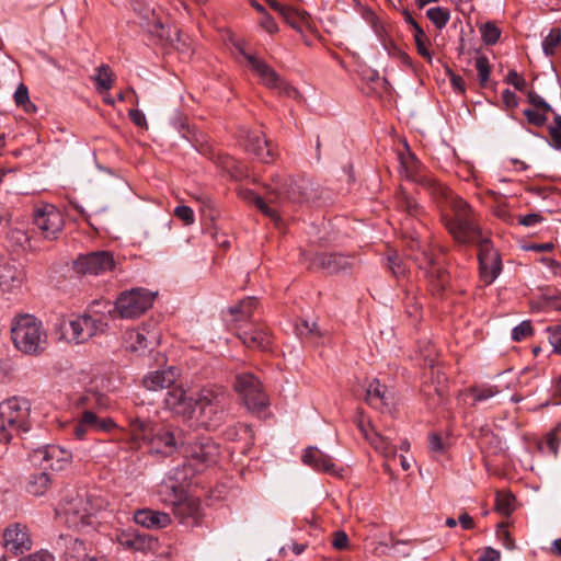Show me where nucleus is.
<instances>
[{
  "label": "nucleus",
  "mask_w": 561,
  "mask_h": 561,
  "mask_svg": "<svg viewBox=\"0 0 561 561\" xmlns=\"http://www.w3.org/2000/svg\"><path fill=\"white\" fill-rule=\"evenodd\" d=\"M400 172L408 180L420 183L431 191L437 198L448 206L453 216H442L444 225L453 239L459 244H477L479 252L480 276L485 284H491L501 272V262L497 252L490 240L483 237L478 218L470 205L451 191L422 173L421 163L416 157L407 151L400 153Z\"/></svg>",
  "instance_id": "obj_1"
},
{
  "label": "nucleus",
  "mask_w": 561,
  "mask_h": 561,
  "mask_svg": "<svg viewBox=\"0 0 561 561\" xmlns=\"http://www.w3.org/2000/svg\"><path fill=\"white\" fill-rule=\"evenodd\" d=\"M163 403L168 410L184 419H192L198 408L203 424L217 425L230 399L226 390L217 386L201 389L195 398L187 396L182 386H174L167 392Z\"/></svg>",
  "instance_id": "obj_2"
},
{
  "label": "nucleus",
  "mask_w": 561,
  "mask_h": 561,
  "mask_svg": "<svg viewBox=\"0 0 561 561\" xmlns=\"http://www.w3.org/2000/svg\"><path fill=\"white\" fill-rule=\"evenodd\" d=\"M129 431L135 444L142 442L150 453L162 456L173 455L184 438L182 431L173 425L153 423L138 416L129 419Z\"/></svg>",
  "instance_id": "obj_3"
},
{
  "label": "nucleus",
  "mask_w": 561,
  "mask_h": 561,
  "mask_svg": "<svg viewBox=\"0 0 561 561\" xmlns=\"http://www.w3.org/2000/svg\"><path fill=\"white\" fill-rule=\"evenodd\" d=\"M108 502L95 492H76L64 499L57 510L62 514L66 523L73 528H96L100 524L98 515L106 510Z\"/></svg>",
  "instance_id": "obj_4"
},
{
  "label": "nucleus",
  "mask_w": 561,
  "mask_h": 561,
  "mask_svg": "<svg viewBox=\"0 0 561 561\" xmlns=\"http://www.w3.org/2000/svg\"><path fill=\"white\" fill-rule=\"evenodd\" d=\"M11 340L14 347L28 356L42 355L48 345V334L41 320L33 314H18L11 320Z\"/></svg>",
  "instance_id": "obj_5"
},
{
  "label": "nucleus",
  "mask_w": 561,
  "mask_h": 561,
  "mask_svg": "<svg viewBox=\"0 0 561 561\" xmlns=\"http://www.w3.org/2000/svg\"><path fill=\"white\" fill-rule=\"evenodd\" d=\"M31 428V402L23 397H12L0 403V443Z\"/></svg>",
  "instance_id": "obj_6"
},
{
  "label": "nucleus",
  "mask_w": 561,
  "mask_h": 561,
  "mask_svg": "<svg viewBox=\"0 0 561 561\" xmlns=\"http://www.w3.org/2000/svg\"><path fill=\"white\" fill-rule=\"evenodd\" d=\"M156 294L145 288L123 291L115 301V311L123 319H134L151 308Z\"/></svg>",
  "instance_id": "obj_7"
},
{
  "label": "nucleus",
  "mask_w": 561,
  "mask_h": 561,
  "mask_svg": "<svg viewBox=\"0 0 561 561\" xmlns=\"http://www.w3.org/2000/svg\"><path fill=\"white\" fill-rule=\"evenodd\" d=\"M234 390L249 411L260 412L268 404L261 381L250 373L237 375Z\"/></svg>",
  "instance_id": "obj_8"
},
{
  "label": "nucleus",
  "mask_w": 561,
  "mask_h": 561,
  "mask_svg": "<svg viewBox=\"0 0 561 561\" xmlns=\"http://www.w3.org/2000/svg\"><path fill=\"white\" fill-rule=\"evenodd\" d=\"M33 224L44 239L55 240L64 229L65 219L57 207L43 204L34 209Z\"/></svg>",
  "instance_id": "obj_9"
},
{
  "label": "nucleus",
  "mask_w": 561,
  "mask_h": 561,
  "mask_svg": "<svg viewBox=\"0 0 561 561\" xmlns=\"http://www.w3.org/2000/svg\"><path fill=\"white\" fill-rule=\"evenodd\" d=\"M239 50L247 59L251 69L260 78L261 83L266 88L277 90L278 93L286 94L288 96H295L298 94L297 90L285 83L277 72L264 60L259 59L254 55L247 54L242 48H239Z\"/></svg>",
  "instance_id": "obj_10"
},
{
  "label": "nucleus",
  "mask_w": 561,
  "mask_h": 561,
  "mask_svg": "<svg viewBox=\"0 0 561 561\" xmlns=\"http://www.w3.org/2000/svg\"><path fill=\"white\" fill-rule=\"evenodd\" d=\"M103 331V322L90 314L77 316L65 325V335L68 342L75 344L84 343Z\"/></svg>",
  "instance_id": "obj_11"
},
{
  "label": "nucleus",
  "mask_w": 561,
  "mask_h": 561,
  "mask_svg": "<svg viewBox=\"0 0 561 561\" xmlns=\"http://www.w3.org/2000/svg\"><path fill=\"white\" fill-rule=\"evenodd\" d=\"M161 333L151 324L128 330L125 334L126 348L140 355L152 351L160 344Z\"/></svg>",
  "instance_id": "obj_12"
},
{
  "label": "nucleus",
  "mask_w": 561,
  "mask_h": 561,
  "mask_svg": "<svg viewBox=\"0 0 561 561\" xmlns=\"http://www.w3.org/2000/svg\"><path fill=\"white\" fill-rule=\"evenodd\" d=\"M180 448L192 466L213 463L219 455L218 446L209 439L205 442L190 443L183 438V440H181Z\"/></svg>",
  "instance_id": "obj_13"
},
{
  "label": "nucleus",
  "mask_w": 561,
  "mask_h": 561,
  "mask_svg": "<svg viewBox=\"0 0 561 561\" xmlns=\"http://www.w3.org/2000/svg\"><path fill=\"white\" fill-rule=\"evenodd\" d=\"M3 547L7 551L18 556L32 548V538L28 527L22 523L8 525L2 534Z\"/></svg>",
  "instance_id": "obj_14"
},
{
  "label": "nucleus",
  "mask_w": 561,
  "mask_h": 561,
  "mask_svg": "<svg viewBox=\"0 0 561 561\" xmlns=\"http://www.w3.org/2000/svg\"><path fill=\"white\" fill-rule=\"evenodd\" d=\"M33 461L45 469L62 470L71 462L72 454L57 445H49L34 450Z\"/></svg>",
  "instance_id": "obj_15"
},
{
  "label": "nucleus",
  "mask_w": 561,
  "mask_h": 561,
  "mask_svg": "<svg viewBox=\"0 0 561 561\" xmlns=\"http://www.w3.org/2000/svg\"><path fill=\"white\" fill-rule=\"evenodd\" d=\"M114 264V257L111 252L99 251L79 256L76 262V268L83 274L98 275L111 271Z\"/></svg>",
  "instance_id": "obj_16"
},
{
  "label": "nucleus",
  "mask_w": 561,
  "mask_h": 561,
  "mask_svg": "<svg viewBox=\"0 0 561 561\" xmlns=\"http://www.w3.org/2000/svg\"><path fill=\"white\" fill-rule=\"evenodd\" d=\"M26 278L25 271L15 261L0 262V289L11 293L22 287Z\"/></svg>",
  "instance_id": "obj_17"
},
{
  "label": "nucleus",
  "mask_w": 561,
  "mask_h": 561,
  "mask_svg": "<svg viewBox=\"0 0 561 561\" xmlns=\"http://www.w3.org/2000/svg\"><path fill=\"white\" fill-rule=\"evenodd\" d=\"M365 400L373 408L390 412L396 404L392 391L381 386L378 380H373L365 389Z\"/></svg>",
  "instance_id": "obj_18"
},
{
  "label": "nucleus",
  "mask_w": 561,
  "mask_h": 561,
  "mask_svg": "<svg viewBox=\"0 0 561 561\" xmlns=\"http://www.w3.org/2000/svg\"><path fill=\"white\" fill-rule=\"evenodd\" d=\"M116 541L125 549L142 552L153 550L158 543L152 536L130 529L119 531Z\"/></svg>",
  "instance_id": "obj_19"
},
{
  "label": "nucleus",
  "mask_w": 561,
  "mask_h": 561,
  "mask_svg": "<svg viewBox=\"0 0 561 561\" xmlns=\"http://www.w3.org/2000/svg\"><path fill=\"white\" fill-rule=\"evenodd\" d=\"M174 515L183 524H197L201 517V503L196 497L185 494L173 506Z\"/></svg>",
  "instance_id": "obj_20"
},
{
  "label": "nucleus",
  "mask_w": 561,
  "mask_h": 561,
  "mask_svg": "<svg viewBox=\"0 0 561 561\" xmlns=\"http://www.w3.org/2000/svg\"><path fill=\"white\" fill-rule=\"evenodd\" d=\"M176 378V369L169 367L167 369L148 373L142 379V385L150 391H159L173 386Z\"/></svg>",
  "instance_id": "obj_21"
},
{
  "label": "nucleus",
  "mask_w": 561,
  "mask_h": 561,
  "mask_svg": "<svg viewBox=\"0 0 561 561\" xmlns=\"http://www.w3.org/2000/svg\"><path fill=\"white\" fill-rule=\"evenodd\" d=\"M136 524L149 528H165L171 524V517L168 513L153 511L150 508L138 510L134 515Z\"/></svg>",
  "instance_id": "obj_22"
},
{
  "label": "nucleus",
  "mask_w": 561,
  "mask_h": 561,
  "mask_svg": "<svg viewBox=\"0 0 561 561\" xmlns=\"http://www.w3.org/2000/svg\"><path fill=\"white\" fill-rule=\"evenodd\" d=\"M245 147L249 151L254 153L261 161L268 163L274 160V152L263 133L254 130L249 133Z\"/></svg>",
  "instance_id": "obj_23"
},
{
  "label": "nucleus",
  "mask_w": 561,
  "mask_h": 561,
  "mask_svg": "<svg viewBox=\"0 0 561 561\" xmlns=\"http://www.w3.org/2000/svg\"><path fill=\"white\" fill-rule=\"evenodd\" d=\"M239 337L242 343L253 350L267 351L272 345V335L263 327H256L249 331L242 332Z\"/></svg>",
  "instance_id": "obj_24"
},
{
  "label": "nucleus",
  "mask_w": 561,
  "mask_h": 561,
  "mask_svg": "<svg viewBox=\"0 0 561 561\" xmlns=\"http://www.w3.org/2000/svg\"><path fill=\"white\" fill-rule=\"evenodd\" d=\"M282 188L283 187L278 184H275L274 191L268 193L266 199L256 194L250 193V202H252L264 215L268 216L272 220L277 221L279 219L278 210L270 204H276L282 201Z\"/></svg>",
  "instance_id": "obj_25"
},
{
  "label": "nucleus",
  "mask_w": 561,
  "mask_h": 561,
  "mask_svg": "<svg viewBox=\"0 0 561 561\" xmlns=\"http://www.w3.org/2000/svg\"><path fill=\"white\" fill-rule=\"evenodd\" d=\"M302 460L306 465L311 466L316 470H321L333 476H339V471L335 469V465L332 462L331 458L316 447H309L306 449L302 456Z\"/></svg>",
  "instance_id": "obj_26"
},
{
  "label": "nucleus",
  "mask_w": 561,
  "mask_h": 561,
  "mask_svg": "<svg viewBox=\"0 0 561 561\" xmlns=\"http://www.w3.org/2000/svg\"><path fill=\"white\" fill-rule=\"evenodd\" d=\"M358 428L362 432L363 436L369 444L383 456H392L394 455V448L389 443L388 438L379 435L373 428H367L363 422H359Z\"/></svg>",
  "instance_id": "obj_27"
},
{
  "label": "nucleus",
  "mask_w": 561,
  "mask_h": 561,
  "mask_svg": "<svg viewBox=\"0 0 561 561\" xmlns=\"http://www.w3.org/2000/svg\"><path fill=\"white\" fill-rule=\"evenodd\" d=\"M66 432L68 435L79 440H83L92 434L90 410H84L77 420L69 423L66 427Z\"/></svg>",
  "instance_id": "obj_28"
},
{
  "label": "nucleus",
  "mask_w": 561,
  "mask_h": 561,
  "mask_svg": "<svg viewBox=\"0 0 561 561\" xmlns=\"http://www.w3.org/2000/svg\"><path fill=\"white\" fill-rule=\"evenodd\" d=\"M185 494L184 489L171 480L163 481L158 489L159 500L172 507L178 503V501L183 499Z\"/></svg>",
  "instance_id": "obj_29"
},
{
  "label": "nucleus",
  "mask_w": 561,
  "mask_h": 561,
  "mask_svg": "<svg viewBox=\"0 0 561 561\" xmlns=\"http://www.w3.org/2000/svg\"><path fill=\"white\" fill-rule=\"evenodd\" d=\"M282 16L286 23L298 32H302L305 27H310V15L305 11L287 7Z\"/></svg>",
  "instance_id": "obj_30"
},
{
  "label": "nucleus",
  "mask_w": 561,
  "mask_h": 561,
  "mask_svg": "<svg viewBox=\"0 0 561 561\" xmlns=\"http://www.w3.org/2000/svg\"><path fill=\"white\" fill-rule=\"evenodd\" d=\"M50 485V478L46 472H39L36 474H32L26 484V491L34 495L41 496L46 493Z\"/></svg>",
  "instance_id": "obj_31"
},
{
  "label": "nucleus",
  "mask_w": 561,
  "mask_h": 561,
  "mask_svg": "<svg viewBox=\"0 0 561 561\" xmlns=\"http://www.w3.org/2000/svg\"><path fill=\"white\" fill-rule=\"evenodd\" d=\"M257 301L254 297H248L229 309L236 321L249 319L256 309Z\"/></svg>",
  "instance_id": "obj_32"
},
{
  "label": "nucleus",
  "mask_w": 561,
  "mask_h": 561,
  "mask_svg": "<svg viewBox=\"0 0 561 561\" xmlns=\"http://www.w3.org/2000/svg\"><path fill=\"white\" fill-rule=\"evenodd\" d=\"M319 264L329 273H336L347 264V257L341 254H321L318 257Z\"/></svg>",
  "instance_id": "obj_33"
},
{
  "label": "nucleus",
  "mask_w": 561,
  "mask_h": 561,
  "mask_svg": "<svg viewBox=\"0 0 561 561\" xmlns=\"http://www.w3.org/2000/svg\"><path fill=\"white\" fill-rule=\"evenodd\" d=\"M93 79L96 82V90L101 93L108 91L112 88L114 81L113 72L106 65H102L96 69V75Z\"/></svg>",
  "instance_id": "obj_34"
},
{
  "label": "nucleus",
  "mask_w": 561,
  "mask_h": 561,
  "mask_svg": "<svg viewBox=\"0 0 561 561\" xmlns=\"http://www.w3.org/2000/svg\"><path fill=\"white\" fill-rule=\"evenodd\" d=\"M495 508L502 515H511L515 510L514 495L508 492H497L495 497Z\"/></svg>",
  "instance_id": "obj_35"
},
{
  "label": "nucleus",
  "mask_w": 561,
  "mask_h": 561,
  "mask_svg": "<svg viewBox=\"0 0 561 561\" xmlns=\"http://www.w3.org/2000/svg\"><path fill=\"white\" fill-rule=\"evenodd\" d=\"M90 422L92 433H110L117 427L116 423L111 417H100L90 410Z\"/></svg>",
  "instance_id": "obj_36"
},
{
  "label": "nucleus",
  "mask_w": 561,
  "mask_h": 561,
  "mask_svg": "<svg viewBox=\"0 0 561 561\" xmlns=\"http://www.w3.org/2000/svg\"><path fill=\"white\" fill-rule=\"evenodd\" d=\"M428 20L439 30L446 26L450 19V12L446 8L435 7L426 11Z\"/></svg>",
  "instance_id": "obj_37"
},
{
  "label": "nucleus",
  "mask_w": 561,
  "mask_h": 561,
  "mask_svg": "<svg viewBox=\"0 0 561 561\" xmlns=\"http://www.w3.org/2000/svg\"><path fill=\"white\" fill-rule=\"evenodd\" d=\"M296 332L300 337L309 340H317L321 335L317 324L305 319L297 322Z\"/></svg>",
  "instance_id": "obj_38"
},
{
  "label": "nucleus",
  "mask_w": 561,
  "mask_h": 561,
  "mask_svg": "<svg viewBox=\"0 0 561 561\" xmlns=\"http://www.w3.org/2000/svg\"><path fill=\"white\" fill-rule=\"evenodd\" d=\"M552 111H543L540 108H525L523 111L524 116L526 117L528 124L534 125L536 127H541L548 121V115Z\"/></svg>",
  "instance_id": "obj_39"
},
{
  "label": "nucleus",
  "mask_w": 561,
  "mask_h": 561,
  "mask_svg": "<svg viewBox=\"0 0 561 561\" xmlns=\"http://www.w3.org/2000/svg\"><path fill=\"white\" fill-rule=\"evenodd\" d=\"M479 31L483 43L486 45H494L501 36V30L492 22L482 24Z\"/></svg>",
  "instance_id": "obj_40"
},
{
  "label": "nucleus",
  "mask_w": 561,
  "mask_h": 561,
  "mask_svg": "<svg viewBox=\"0 0 561 561\" xmlns=\"http://www.w3.org/2000/svg\"><path fill=\"white\" fill-rule=\"evenodd\" d=\"M398 207L410 216H417L421 211L415 199L405 192L400 193L398 197Z\"/></svg>",
  "instance_id": "obj_41"
},
{
  "label": "nucleus",
  "mask_w": 561,
  "mask_h": 561,
  "mask_svg": "<svg viewBox=\"0 0 561 561\" xmlns=\"http://www.w3.org/2000/svg\"><path fill=\"white\" fill-rule=\"evenodd\" d=\"M91 549H88L84 542L80 539H75L70 547H68L67 554L76 561H82V559L92 556Z\"/></svg>",
  "instance_id": "obj_42"
},
{
  "label": "nucleus",
  "mask_w": 561,
  "mask_h": 561,
  "mask_svg": "<svg viewBox=\"0 0 561 561\" xmlns=\"http://www.w3.org/2000/svg\"><path fill=\"white\" fill-rule=\"evenodd\" d=\"M14 101L16 105L23 106L27 113L35 111V105L30 101L27 88L21 83L14 92Z\"/></svg>",
  "instance_id": "obj_43"
},
{
  "label": "nucleus",
  "mask_w": 561,
  "mask_h": 561,
  "mask_svg": "<svg viewBox=\"0 0 561 561\" xmlns=\"http://www.w3.org/2000/svg\"><path fill=\"white\" fill-rule=\"evenodd\" d=\"M561 41V31L559 28H552L542 42V49L547 56L554 54L557 46Z\"/></svg>",
  "instance_id": "obj_44"
},
{
  "label": "nucleus",
  "mask_w": 561,
  "mask_h": 561,
  "mask_svg": "<svg viewBox=\"0 0 561 561\" xmlns=\"http://www.w3.org/2000/svg\"><path fill=\"white\" fill-rule=\"evenodd\" d=\"M8 240L14 247L24 248L30 243V237L26 230L19 227H12L8 232Z\"/></svg>",
  "instance_id": "obj_45"
},
{
  "label": "nucleus",
  "mask_w": 561,
  "mask_h": 561,
  "mask_svg": "<svg viewBox=\"0 0 561 561\" xmlns=\"http://www.w3.org/2000/svg\"><path fill=\"white\" fill-rule=\"evenodd\" d=\"M493 214L495 217L501 219L502 221L506 224H513L514 222V216L511 213L510 206L507 202L503 198L499 199L496 204L493 207Z\"/></svg>",
  "instance_id": "obj_46"
},
{
  "label": "nucleus",
  "mask_w": 561,
  "mask_h": 561,
  "mask_svg": "<svg viewBox=\"0 0 561 561\" xmlns=\"http://www.w3.org/2000/svg\"><path fill=\"white\" fill-rule=\"evenodd\" d=\"M414 39L417 53L425 59L431 60L432 56L426 45V35L420 25H415Z\"/></svg>",
  "instance_id": "obj_47"
},
{
  "label": "nucleus",
  "mask_w": 561,
  "mask_h": 561,
  "mask_svg": "<svg viewBox=\"0 0 561 561\" xmlns=\"http://www.w3.org/2000/svg\"><path fill=\"white\" fill-rule=\"evenodd\" d=\"M353 9L360 13L363 19L368 22L375 31H377V18L373 9L367 3L363 4L353 0Z\"/></svg>",
  "instance_id": "obj_48"
},
{
  "label": "nucleus",
  "mask_w": 561,
  "mask_h": 561,
  "mask_svg": "<svg viewBox=\"0 0 561 561\" xmlns=\"http://www.w3.org/2000/svg\"><path fill=\"white\" fill-rule=\"evenodd\" d=\"M476 69L478 71V78L482 85H484L490 77V64L485 56H478L474 61Z\"/></svg>",
  "instance_id": "obj_49"
},
{
  "label": "nucleus",
  "mask_w": 561,
  "mask_h": 561,
  "mask_svg": "<svg viewBox=\"0 0 561 561\" xmlns=\"http://www.w3.org/2000/svg\"><path fill=\"white\" fill-rule=\"evenodd\" d=\"M549 136L551 145L561 150V115L554 116L553 124L549 127Z\"/></svg>",
  "instance_id": "obj_50"
},
{
  "label": "nucleus",
  "mask_w": 561,
  "mask_h": 561,
  "mask_svg": "<svg viewBox=\"0 0 561 561\" xmlns=\"http://www.w3.org/2000/svg\"><path fill=\"white\" fill-rule=\"evenodd\" d=\"M548 341L554 353L561 354V325L547 328Z\"/></svg>",
  "instance_id": "obj_51"
},
{
  "label": "nucleus",
  "mask_w": 561,
  "mask_h": 561,
  "mask_svg": "<svg viewBox=\"0 0 561 561\" xmlns=\"http://www.w3.org/2000/svg\"><path fill=\"white\" fill-rule=\"evenodd\" d=\"M533 333V328L529 321H523L512 330V340L520 342Z\"/></svg>",
  "instance_id": "obj_52"
},
{
  "label": "nucleus",
  "mask_w": 561,
  "mask_h": 561,
  "mask_svg": "<svg viewBox=\"0 0 561 561\" xmlns=\"http://www.w3.org/2000/svg\"><path fill=\"white\" fill-rule=\"evenodd\" d=\"M428 448L432 453L443 455L447 446L439 434L431 433L428 435Z\"/></svg>",
  "instance_id": "obj_53"
},
{
  "label": "nucleus",
  "mask_w": 561,
  "mask_h": 561,
  "mask_svg": "<svg viewBox=\"0 0 561 561\" xmlns=\"http://www.w3.org/2000/svg\"><path fill=\"white\" fill-rule=\"evenodd\" d=\"M499 392V389L495 387H481L472 390L473 400L477 402L488 400Z\"/></svg>",
  "instance_id": "obj_54"
},
{
  "label": "nucleus",
  "mask_w": 561,
  "mask_h": 561,
  "mask_svg": "<svg viewBox=\"0 0 561 561\" xmlns=\"http://www.w3.org/2000/svg\"><path fill=\"white\" fill-rule=\"evenodd\" d=\"M527 99L533 108H540L543 111H552V107L547 103L543 98L537 94L535 91H528Z\"/></svg>",
  "instance_id": "obj_55"
},
{
  "label": "nucleus",
  "mask_w": 561,
  "mask_h": 561,
  "mask_svg": "<svg viewBox=\"0 0 561 561\" xmlns=\"http://www.w3.org/2000/svg\"><path fill=\"white\" fill-rule=\"evenodd\" d=\"M174 215L184 221L185 225H192L194 222V213L191 207L188 206H178L174 209Z\"/></svg>",
  "instance_id": "obj_56"
},
{
  "label": "nucleus",
  "mask_w": 561,
  "mask_h": 561,
  "mask_svg": "<svg viewBox=\"0 0 561 561\" xmlns=\"http://www.w3.org/2000/svg\"><path fill=\"white\" fill-rule=\"evenodd\" d=\"M393 539L391 537L382 538L371 548V552L378 556L388 554L393 548Z\"/></svg>",
  "instance_id": "obj_57"
},
{
  "label": "nucleus",
  "mask_w": 561,
  "mask_h": 561,
  "mask_svg": "<svg viewBox=\"0 0 561 561\" xmlns=\"http://www.w3.org/2000/svg\"><path fill=\"white\" fill-rule=\"evenodd\" d=\"M259 23L260 26L268 34H275L278 32L277 23L267 12L262 14V18L260 19Z\"/></svg>",
  "instance_id": "obj_58"
},
{
  "label": "nucleus",
  "mask_w": 561,
  "mask_h": 561,
  "mask_svg": "<svg viewBox=\"0 0 561 561\" xmlns=\"http://www.w3.org/2000/svg\"><path fill=\"white\" fill-rule=\"evenodd\" d=\"M507 83L512 84L516 90L524 91L526 89V80L515 70H511L506 77Z\"/></svg>",
  "instance_id": "obj_59"
},
{
  "label": "nucleus",
  "mask_w": 561,
  "mask_h": 561,
  "mask_svg": "<svg viewBox=\"0 0 561 561\" xmlns=\"http://www.w3.org/2000/svg\"><path fill=\"white\" fill-rule=\"evenodd\" d=\"M542 221V217L539 214H528L518 219V224L525 227H535Z\"/></svg>",
  "instance_id": "obj_60"
},
{
  "label": "nucleus",
  "mask_w": 561,
  "mask_h": 561,
  "mask_svg": "<svg viewBox=\"0 0 561 561\" xmlns=\"http://www.w3.org/2000/svg\"><path fill=\"white\" fill-rule=\"evenodd\" d=\"M388 262L394 276H401L405 273V268L402 266V263L397 255L389 256Z\"/></svg>",
  "instance_id": "obj_61"
},
{
  "label": "nucleus",
  "mask_w": 561,
  "mask_h": 561,
  "mask_svg": "<svg viewBox=\"0 0 561 561\" xmlns=\"http://www.w3.org/2000/svg\"><path fill=\"white\" fill-rule=\"evenodd\" d=\"M19 561H55L53 554L46 551H38L27 557L21 558Z\"/></svg>",
  "instance_id": "obj_62"
},
{
  "label": "nucleus",
  "mask_w": 561,
  "mask_h": 561,
  "mask_svg": "<svg viewBox=\"0 0 561 561\" xmlns=\"http://www.w3.org/2000/svg\"><path fill=\"white\" fill-rule=\"evenodd\" d=\"M500 552L491 547L485 548L479 557V561H500Z\"/></svg>",
  "instance_id": "obj_63"
},
{
  "label": "nucleus",
  "mask_w": 561,
  "mask_h": 561,
  "mask_svg": "<svg viewBox=\"0 0 561 561\" xmlns=\"http://www.w3.org/2000/svg\"><path fill=\"white\" fill-rule=\"evenodd\" d=\"M502 100L506 107H516L518 105L516 94L508 89L502 92Z\"/></svg>",
  "instance_id": "obj_64"
}]
</instances>
